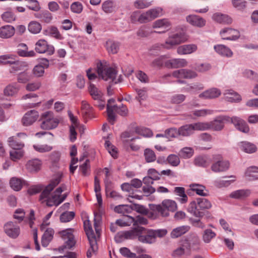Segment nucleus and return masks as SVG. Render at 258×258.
I'll return each mask as SVG.
<instances>
[{
    "label": "nucleus",
    "mask_w": 258,
    "mask_h": 258,
    "mask_svg": "<svg viewBox=\"0 0 258 258\" xmlns=\"http://www.w3.org/2000/svg\"><path fill=\"white\" fill-rule=\"evenodd\" d=\"M194 131H204L210 130L209 123L208 122H197L192 123Z\"/></svg>",
    "instance_id": "obj_62"
},
{
    "label": "nucleus",
    "mask_w": 258,
    "mask_h": 258,
    "mask_svg": "<svg viewBox=\"0 0 258 258\" xmlns=\"http://www.w3.org/2000/svg\"><path fill=\"white\" fill-rule=\"evenodd\" d=\"M41 123L40 127L43 130H50L56 128L60 120L55 117L52 111H47L43 113L41 115Z\"/></svg>",
    "instance_id": "obj_7"
},
{
    "label": "nucleus",
    "mask_w": 258,
    "mask_h": 258,
    "mask_svg": "<svg viewBox=\"0 0 258 258\" xmlns=\"http://www.w3.org/2000/svg\"><path fill=\"white\" fill-rule=\"evenodd\" d=\"M135 132L138 135L144 137L149 138L153 136V133L151 130L144 127H137L135 128Z\"/></svg>",
    "instance_id": "obj_56"
},
{
    "label": "nucleus",
    "mask_w": 258,
    "mask_h": 258,
    "mask_svg": "<svg viewBox=\"0 0 258 258\" xmlns=\"http://www.w3.org/2000/svg\"><path fill=\"white\" fill-rule=\"evenodd\" d=\"M20 90L19 85L16 83H13L7 85L4 90L5 96H15Z\"/></svg>",
    "instance_id": "obj_31"
},
{
    "label": "nucleus",
    "mask_w": 258,
    "mask_h": 258,
    "mask_svg": "<svg viewBox=\"0 0 258 258\" xmlns=\"http://www.w3.org/2000/svg\"><path fill=\"white\" fill-rule=\"evenodd\" d=\"M16 55V54L10 53L0 55V64L10 66L14 62L13 59Z\"/></svg>",
    "instance_id": "obj_49"
},
{
    "label": "nucleus",
    "mask_w": 258,
    "mask_h": 258,
    "mask_svg": "<svg viewBox=\"0 0 258 258\" xmlns=\"http://www.w3.org/2000/svg\"><path fill=\"white\" fill-rule=\"evenodd\" d=\"M167 162L173 167H177L180 163V160L178 155L170 154L166 158Z\"/></svg>",
    "instance_id": "obj_60"
},
{
    "label": "nucleus",
    "mask_w": 258,
    "mask_h": 258,
    "mask_svg": "<svg viewBox=\"0 0 258 258\" xmlns=\"http://www.w3.org/2000/svg\"><path fill=\"white\" fill-rule=\"evenodd\" d=\"M9 146L12 148V150L23 149L24 145L21 142H19L15 140L14 137H11L8 139Z\"/></svg>",
    "instance_id": "obj_61"
},
{
    "label": "nucleus",
    "mask_w": 258,
    "mask_h": 258,
    "mask_svg": "<svg viewBox=\"0 0 258 258\" xmlns=\"http://www.w3.org/2000/svg\"><path fill=\"white\" fill-rule=\"evenodd\" d=\"M58 233L64 241V246L66 248L71 249L75 246L76 240L73 229H66L59 231Z\"/></svg>",
    "instance_id": "obj_13"
},
{
    "label": "nucleus",
    "mask_w": 258,
    "mask_h": 258,
    "mask_svg": "<svg viewBox=\"0 0 258 258\" xmlns=\"http://www.w3.org/2000/svg\"><path fill=\"white\" fill-rule=\"evenodd\" d=\"M174 194L178 197L177 200L180 204H185L188 201V197L185 193V188L183 187H175L173 191Z\"/></svg>",
    "instance_id": "obj_32"
},
{
    "label": "nucleus",
    "mask_w": 258,
    "mask_h": 258,
    "mask_svg": "<svg viewBox=\"0 0 258 258\" xmlns=\"http://www.w3.org/2000/svg\"><path fill=\"white\" fill-rule=\"evenodd\" d=\"M194 150L192 148L185 147L180 150L179 156L183 159H189L194 155Z\"/></svg>",
    "instance_id": "obj_48"
},
{
    "label": "nucleus",
    "mask_w": 258,
    "mask_h": 258,
    "mask_svg": "<svg viewBox=\"0 0 258 258\" xmlns=\"http://www.w3.org/2000/svg\"><path fill=\"white\" fill-rule=\"evenodd\" d=\"M212 206V203L209 200L206 198H200L188 204L187 211L197 218H202L204 216V213L200 210L210 209Z\"/></svg>",
    "instance_id": "obj_2"
},
{
    "label": "nucleus",
    "mask_w": 258,
    "mask_h": 258,
    "mask_svg": "<svg viewBox=\"0 0 258 258\" xmlns=\"http://www.w3.org/2000/svg\"><path fill=\"white\" fill-rule=\"evenodd\" d=\"M15 32V28L11 25H5L0 28V37L8 38L13 36Z\"/></svg>",
    "instance_id": "obj_33"
},
{
    "label": "nucleus",
    "mask_w": 258,
    "mask_h": 258,
    "mask_svg": "<svg viewBox=\"0 0 258 258\" xmlns=\"http://www.w3.org/2000/svg\"><path fill=\"white\" fill-rule=\"evenodd\" d=\"M230 121V117L226 115H219L216 116L213 120L209 122L210 130L214 131H222L225 125L226 122Z\"/></svg>",
    "instance_id": "obj_14"
},
{
    "label": "nucleus",
    "mask_w": 258,
    "mask_h": 258,
    "mask_svg": "<svg viewBox=\"0 0 258 258\" xmlns=\"http://www.w3.org/2000/svg\"><path fill=\"white\" fill-rule=\"evenodd\" d=\"M39 113L35 110H31L27 111L23 116L22 122L24 126L32 125L38 119Z\"/></svg>",
    "instance_id": "obj_20"
},
{
    "label": "nucleus",
    "mask_w": 258,
    "mask_h": 258,
    "mask_svg": "<svg viewBox=\"0 0 258 258\" xmlns=\"http://www.w3.org/2000/svg\"><path fill=\"white\" fill-rule=\"evenodd\" d=\"M35 50L39 53H47L48 55H52L54 52L53 46L48 45L44 39H40L36 43Z\"/></svg>",
    "instance_id": "obj_17"
},
{
    "label": "nucleus",
    "mask_w": 258,
    "mask_h": 258,
    "mask_svg": "<svg viewBox=\"0 0 258 258\" xmlns=\"http://www.w3.org/2000/svg\"><path fill=\"white\" fill-rule=\"evenodd\" d=\"M186 38L183 33H177L170 34L168 38L166 40L165 43L161 45L157 44L153 46V49H160L161 46L167 49H170L176 46V45L184 42Z\"/></svg>",
    "instance_id": "obj_4"
},
{
    "label": "nucleus",
    "mask_w": 258,
    "mask_h": 258,
    "mask_svg": "<svg viewBox=\"0 0 258 258\" xmlns=\"http://www.w3.org/2000/svg\"><path fill=\"white\" fill-rule=\"evenodd\" d=\"M23 155L24 151L23 149L12 150L10 152V158L14 161L20 159Z\"/></svg>",
    "instance_id": "obj_63"
},
{
    "label": "nucleus",
    "mask_w": 258,
    "mask_h": 258,
    "mask_svg": "<svg viewBox=\"0 0 258 258\" xmlns=\"http://www.w3.org/2000/svg\"><path fill=\"white\" fill-rule=\"evenodd\" d=\"M224 95L227 101L239 102L241 100L240 95L232 89L226 90Z\"/></svg>",
    "instance_id": "obj_34"
},
{
    "label": "nucleus",
    "mask_w": 258,
    "mask_h": 258,
    "mask_svg": "<svg viewBox=\"0 0 258 258\" xmlns=\"http://www.w3.org/2000/svg\"><path fill=\"white\" fill-rule=\"evenodd\" d=\"M41 161L38 159L29 161L26 164V168L30 172H36L40 169Z\"/></svg>",
    "instance_id": "obj_39"
},
{
    "label": "nucleus",
    "mask_w": 258,
    "mask_h": 258,
    "mask_svg": "<svg viewBox=\"0 0 258 258\" xmlns=\"http://www.w3.org/2000/svg\"><path fill=\"white\" fill-rule=\"evenodd\" d=\"M178 128L179 136L182 137L190 136L195 132L192 123L183 125Z\"/></svg>",
    "instance_id": "obj_41"
},
{
    "label": "nucleus",
    "mask_w": 258,
    "mask_h": 258,
    "mask_svg": "<svg viewBox=\"0 0 258 258\" xmlns=\"http://www.w3.org/2000/svg\"><path fill=\"white\" fill-rule=\"evenodd\" d=\"M190 229V227L187 225H183L174 228L171 233L170 236L172 238H175L181 236L188 232Z\"/></svg>",
    "instance_id": "obj_37"
},
{
    "label": "nucleus",
    "mask_w": 258,
    "mask_h": 258,
    "mask_svg": "<svg viewBox=\"0 0 258 258\" xmlns=\"http://www.w3.org/2000/svg\"><path fill=\"white\" fill-rule=\"evenodd\" d=\"M153 0H136L134 3V6L138 9H144L150 6Z\"/></svg>",
    "instance_id": "obj_51"
},
{
    "label": "nucleus",
    "mask_w": 258,
    "mask_h": 258,
    "mask_svg": "<svg viewBox=\"0 0 258 258\" xmlns=\"http://www.w3.org/2000/svg\"><path fill=\"white\" fill-rule=\"evenodd\" d=\"M135 239L142 243L152 244L156 242L153 230L147 229L143 227L138 226L135 228Z\"/></svg>",
    "instance_id": "obj_8"
},
{
    "label": "nucleus",
    "mask_w": 258,
    "mask_h": 258,
    "mask_svg": "<svg viewBox=\"0 0 258 258\" xmlns=\"http://www.w3.org/2000/svg\"><path fill=\"white\" fill-rule=\"evenodd\" d=\"M172 23L171 21L166 18H163L156 20L152 24V27L154 29H162L161 31H152L151 33H156L162 34L168 31L171 27Z\"/></svg>",
    "instance_id": "obj_15"
},
{
    "label": "nucleus",
    "mask_w": 258,
    "mask_h": 258,
    "mask_svg": "<svg viewBox=\"0 0 258 258\" xmlns=\"http://www.w3.org/2000/svg\"><path fill=\"white\" fill-rule=\"evenodd\" d=\"M163 15V9L161 7H156L149 9L141 14L139 18L140 23H146Z\"/></svg>",
    "instance_id": "obj_10"
},
{
    "label": "nucleus",
    "mask_w": 258,
    "mask_h": 258,
    "mask_svg": "<svg viewBox=\"0 0 258 258\" xmlns=\"http://www.w3.org/2000/svg\"><path fill=\"white\" fill-rule=\"evenodd\" d=\"M44 34L45 35L50 36L57 39H59L61 37L57 28L54 26L48 27L44 30Z\"/></svg>",
    "instance_id": "obj_54"
},
{
    "label": "nucleus",
    "mask_w": 258,
    "mask_h": 258,
    "mask_svg": "<svg viewBox=\"0 0 258 258\" xmlns=\"http://www.w3.org/2000/svg\"><path fill=\"white\" fill-rule=\"evenodd\" d=\"M60 182V178L57 177L53 179L50 183L45 187L40 195V199L43 202H46L49 207L57 206L64 201L67 197V194L61 195L63 191L67 190V186L62 184L57 188L52 193L51 191Z\"/></svg>",
    "instance_id": "obj_1"
},
{
    "label": "nucleus",
    "mask_w": 258,
    "mask_h": 258,
    "mask_svg": "<svg viewBox=\"0 0 258 258\" xmlns=\"http://www.w3.org/2000/svg\"><path fill=\"white\" fill-rule=\"evenodd\" d=\"M212 19L220 24H231L232 23V19L231 17L220 13L214 14L212 16Z\"/></svg>",
    "instance_id": "obj_28"
},
{
    "label": "nucleus",
    "mask_w": 258,
    "mask_h": 258,
    "mask_svg": "<svg viewBox=\"0 0 258 258\" xmlns=\"http://www.w3.org/2000/svg\"><path fill=\"white\" fill-rule=\"evenodd\" d=\"M114 112L119 114L122 116H124L127 114V109L126 107L123 105H121V106L116 105L110 106L109 105H108V119L109 122L111 123L112 124H113L115 119V115Z\"/></svg>",
    "instance_id": "obj_12"
},
{
    "label": "nucleus",
    "mask_w": 258,
    "mask_h": 258,
    "mask_svg": "<svg viewBox=\"0 0 258 258\" xmlns=\"http://www.w3.org/2000/svg\"><path fill=\"white\" fill-rule=\"evenodd\" d=\"M216 236L215 232L210 229H207L204 230L203 234V240L207 243H209L211 240Z\"/></svg>",
    "instance_id": "obj_58"
},
{
    "label": "nucleus",
    "mask_w": 258,
    "mask_h": 258,
    "mask_svg": "<svg viewBox=\"0 0 258 258\" xmlns=\"http://www.w3.org/2000/svg\"><path fill=\"white\" fill-rule=\"evenodd\" d=\"M187 65V61L184 58H172L165 62V66L168 69L183 68Z\"/></svg>",
    "instance_id": "obj_22"
},
{
    "label": "nucleus",
    "mask_w": 258,
    "mask_h": 258,
    "mask_svg": "<svg viewBox=\"0 0 258 258\" xmlns=\"http://www.w3.org/2000/svg\"><path fill=\"white\" fill-rule=\"evenodd\" d=\"M106 47L109 53L112 54L116 53L119 49V44L117 42H114L111 40H108L106 41Z\"/></svg>",
    "instance_id": "obj_52"
},
{
    "label": "nucleus",
    "mask_w": 258,
    "mask_h": 258,
    "mask_svg": "<svg viewBox=\"0 0 258 258\" xmlns=\"http://www.w3.org/2000/svg\"><path fill=\"white\" fill-rule=\"evenodd\" d=\"M17 56L16 55L13 59L14 62L10 64V72L14 73L16 72L24 70L28 66L26 62L18 60Z\"/></svg>",
    "instance_id": "obj_27"
},
{
    "label": "nucleus",
    "mask_w": 258,
    "mask_h": 258,
    "mask_svg": "<svg viewBox=\"0 0 258 258\" xmlns=\"http://www.w3.org/2000/svg\"><path fill=\"white\" fill-rule=\"evenodd\" d=\"M144 155L145 160L148 163H151L156 160V156L154 152L149 149L146 148L144 152Z\"/></svg>",
    "instance_id": "obj_53"
},
{
    "label": "nucleus",
    "mask_w": 258,
    "mask_h": 258,
    "mask_svg": "<svg viewBox=\"0 0 258 258\" xmlns=\"http://www.w3.org/2000/svg\"><path fill=\"white\" fill-rule=\"evenodd\" d=\"M190 187L192 191H195L199 196L205 197L208 195L206 187L201 184H192L190 185Z\"/></svg>",
    "instance_id": "obj_46"
},
{
    "label": "nucleus",
    "mask_w": 258,
    "mask_h": 258,
    "mask_svg": "<svg viewBox=\"0 0 258 258\" xmlns=\"http://www.w3.org/2000/svg\"><path fill=\"white\" fill-rule=\"evenodd\" d=\"M214 49L219 55L227 58L231 57L233 53L230 48L223 44L214 45Z\"/></svg>",
    "instance_id": "obj_25"
},
{
    "label": "nucleus",
    "mask_w": 258,
    "mask_h": 258,
    "mask_svg": "<svg viewBox=\"0 0 258 258\" xmlns=\"http://www.w3.org/2000/svg\"><path fill=\"white\" fill-rule=\"evenodd\" d=\"M114 210L116 213L125 215L131 213L133 211V207L132 205H120L115 206Z\"/></svg>",
    "instance_id": "obj_47"
},
{
    "label": "nucleus",
    "mask_w": 258,
    "mask_h": 258,
    "mask_svg": "<svg viewBox=\"0 0 258 258\" xmlns=\"http://www.w3.org/2000/svg\"><path fill=\"white\" fill-rule=\"evenodd\" d=\"M194 163L197 166L206 167L210 164V159L207 156H199L195 158Z\"/></svg>",
    "instance_id": "obj_40"
},
{
    "label": "nucleus",
    "mask_w": 258,
    "mask_h": 258,
    "mask_svg": "<svg viewBox=\"0 0 258 258\" xmlns=\"http://www.w3.org/2000/svg\"><path fill=\"white\" fill-rule=\"evenodd\" d=\"M215 111L209 109H196L192 111L194 116L197 117H204L208 115L214 114Z\"/></svg>",
    "instance_id": "obj_50"
},
{
    "label": "nucleus",
    "mask_w": 258,
    "mask_h": 258,
    "mask_svg": "<svg viewBox=\"0 0 258 258\" xmlns=\"http://www.w3.org/2000/svg\"><path fill=\"white\" fill-rule=\"evenodd\" d=\"M135 228L128 231H120L115 235L114 239L117 243L121 242L125 239H135Z\"/></svg>",
    "instance_id": "obj_23"
},
{
    "label": "nucleus",
    "mask_w": 258,
    "mask_h": 258,
    "mask_svg": "<svg viewBox=\"0 0 258 258\" xmlns=\"http://www.w3.org/2000/svg\"><path fill=\"white\" fill-rule=\"evenodd\" d=\"M31 74L27 71H23L17 76V81L19 83L25 84L31 79Z\"/></svg>",
    "instance_id": "obj_59"
},
{
    "label": "nucleus",
    "mask_w": 258,
    "mask_h": 258,
    "mask_svg": "<svg viewBox=\"0 0 258 258\" xmlns=\"http://www.w3.org/2000/svg\"><path fill=\"white\" fill-rule=\"evenodd\" d=\"M28 29L30 33L38 34L41 30L42 27L39 23L36 21H32L29 24Z\"/></svg>",
    "instance_id": "obj_55"
},
{
    "label": "nucleus",
    "mask_w": 258,
    "mask_h": 258,
    "mask_svg": "<svg viewBox=\"0 0 258 258\" xmlns=\"http://www.w3.org/2000/svg\"><path fill=\"white\" fill-rule=\"evenodd\" d=\"M238 146L242 151L249 154L254 153L257 149L255 145L246 141L240 142Z\"/></svg>",
    "instance_id": "obj_35"
},
{
    "label": "nucleus",
    "mask_w": 258,
    "mask_h": 258,
    "mask_svg": "<svg viewBox=\"0 0 258 258\" xmlns=\"http://www.w3.org/2000/svg\"><path fill=\"white\" fill-rule=\"evenodd\" d=\"M220 35L223 40L236 41L240 37V32L231 28H225L220 32Z\"/></svg>",
    "instance_id": "obj_16"
},
{
    "label": "nucleus",
    "mask_w": 258,
    "mask_h": 258,
    "mask_svg": "<svg viewBox=\"0 0 258 258\" xmlns=\"http://www.w3.org/2000/svg\"><path fill=\"white\" fill-rule=\"evenodd\" d=\"M177 208L176 203L172 200L167 199L162 201L161 204L154 205L153 210L162 217H168L169 212H174Z\"/></svg>",
    "instance_id": "obj_6"
},
{
    "label": "nucleus",
    "mask_w": 258,
    "mask_h": 258,
    "mask_svg": "<svg viewBox=\"0 0 258 258\" xmlns=\"http://www.w3.org/2000/svg\"><path fill=\"white\" fill-rule=\"evenodd\" d=\"M199 241L197 237H195V240L191 242L188 239H184L180 240L179 246L175 249L172 255L175 257L180 256L184 254L186 252H189L192 250H197L198 247Z\"/></svg>",
    "instance_id": "obj_5"
},
{
    "label": "nucleus",
    "mask_w": 258,
    "mask_h": 258,
    "mask_svg": "<svg viewBox=\"0 0 258 258\" xmlns=\"http://www.w3.org/2000/svg\"><path fill=\"white\" fill-rule=\"evenodd\" d=\"M88 90L90 95L94 100H100L103 96L102 92L99 90L94 84H90Z\"/></svg>",
    "instance_id": "obj_44"
},
{
    "label": "nucleus",
    "mask_w": 258,
    "mask_h": 258,
    "mask_svg": "<svg viewBox=\"0 0 258 258\" xmlns=\"http://www.w3.org/2000/svg\"><path fill=\"white\" fill-rule=\"evenodd\" d=\"M25 183V181L17 177H12L10 181L11 188L15 191H19Z\"/></svg>",
    "instance_id": "obj_43"
},
{
    "label": "nucleus",
    "mask_w": 258,
    "mask_h": 258,
    "mask_svg": "<svg viewBox=\"0 0 258 258\" xmlns=\"http://www.w3.org/2000/svg\"><path fill=\"white\" fill-rule=\"evenodd\" d=\"M4 228L6 234L12 238H16L20 233V226L13 222L6 223Z\"/></svg>",
    "instance_id": "obj_18"
},
{
    "label": "nucleus",
    "mask_w": 258,
    "mask_h": 258,
    "mask_svg": "<svg viewBox=\"0 0 258 258\" xmlns=\"http://www.w3.org/2000/svg\"><path fill=\"white\" fill-rule=\"evenodd\" d=\"M213 160L214 162L211 165V169L214 172H223L229 169V162L228 160H223L221 155H214Z\"/></svg>",
    "instance_id": "obj_11"
},
{
    "label": "nucleus",
    "mask_w": 258,
    "mask_h": 258,
    "mask_svg": "<svg viewBox=\"0 0 258 258\" xmlns=\"http://www.w3.org/2000/svg\"><path fill=\"white\" fill-rule=\"evenodd\" d=\"M97 73L99 77L105 81H113L117 72L113 68L110 67L106 61H99L96 64Z\"/></svg>",
    "instance_id": "obj_3"
},
{
    "label": "nucleus",
    "mask_w": 258,
    "mask_h": 258,
    "mask_svg": "<svg viewBox=\"0 0 258 258\" xmlns=\"http://www.w3.org/2000/svg\"><path fill=\"white\" fill-rule=\"evenodd\" d=\"M198 76L197 73L192 70L182 69L174 71L172 76L178 79H190L195 78Z\"/></svg>",
    "instance_id": "obj_19"
},
{
    "label": "nucleus",
    "mask_w": 258,
    "mask_h": 258,
    "mask_svg": "<svg viewBox=\"0 0 258 258\" xmlns=\"http://www.w3.org/2000/svg\"><path fill=\"white\" fill-rule=\"evenodd\" d=\"M251 194L250 189H238L232 192L230 197L234 199H243L249 196Z\"/></svg>",
    "instance_id": "obj_42"
},
{
    "label": "nucleus",
    "mask_w": 258,
    "mask_h": 258,
    "mask_svg": "<svg viewBox=\"0 0 258 258\" xmlns=\"http://www.w3.org/2000/svg\"><path fill=\"white\" fill-rule=\"evenodd\" d=\"M229 122L233 123L236 128L241 132L247 133L249 131V128L247 123L243 119L238 117H230Z\"/></svg>",
    "instance_id": "obj_21"
},
{
    "label": "nucleus",
    "mask_w": 258,
    "mask_h": 258,
    "mask_svg": "<svg viewBox=\"0 0 258 258\" xmlns=\"http://www.w3.org/2000/svg\"><path fill=\"white\" fill-rule=\"evenodd\" d=\"M128 219H130V222L135 227L139 226L138 225H146L148 223L147 219L142 216H137L135 218L131 216L127 217Z\"/></svg>",
    "instance_id": "obj_45"
},
{
    "label": "nucleus",
    "mask_w": 258,
    "mask_h": 258,
    "mask_svg": "<svg viewBox=\"0 0 258 258\" xmlns=\"http://www.w3.org/2000/svg\"><path fill=\"white\" fill-rule=\"evenodd\" d=\"M245 176L249 181L255 180L258 179V167L250 166L248 167L245 172Z\"/></svg>",
    "instance_id": "obj_38"
},
{
    "label": "nucleus",
    "mask_w": 258,
    "mask_h": 258,
    "mask_svg": "<svg viewBox=\"0 0 258 258\" xmlns=\"http://www.w3.org/2000/svg\"><path fill=\"white\" fill-rule=\"evenodd\" d=\"M186 20L190 25L197 27H203L206 24V20L204 19L195 15L187 16Z\"/></svg>",
    "instance_id": "obj_26"
},
{
    "label": "nucleus",
    "mask_w": 258,
    "mask_h": 258,
    "mask_svg": "<svg viewBox=\"0 0 258 258\" xmlns=\"http://www.w3.org/2000/svg\"><path fill=\"white\" fill-rule=\"evenodd\" d=\"M102 8L105 13H111L117 10L118 6L116 2L108 0L102 4Z\"/></svg>",
    "instance_id": "obj_36"
},
{
    "label": "nucleus",
    "mask_w": 258,
    "mask_h": 258,
    "mask_svg": "<svg viewBox=\"0 0 258 258\" xmlns=\"http://www.w3.org/2000/svg\"><path fill=\"white\" fill-rule=\"evenodd\" d=\"M84 215L86 220L84 221V227L86 234L89 241L90 245L93 251H96L98 249V245L96 236L92 228L91 224L89 220L88 215L85 213Z\"/></svg>",
    "instance_id": "obj_9"
},
{
    "label": "nucleus",
    "mask_w": 258,
    "mask_h": 258,
    "mask_svg": "<svg viewBox=\"0 0 258 258\" xmlns=\"http://www.w3.org/2000/svg\"><path fill=\"white\" fill-rule=\"evenodd\" d=\"M44 232L41 238V243L43 246L46 247L53 237L54 231L51 228H47L43 230Z\"/></svg>",
    "instance_id": "obj_29"
},
{
    "label": "nucleus",
    "mask_w": 258,
    "mask_h": 258,
    "mask_svg": "<svg viewBox=\"0 0 258 258\" xmlns=\"http://www.w3.org/2000/svg\"><path fill=\"white\" fill-rule=\"evenodd\" d=\"M197 46L194 44L183 45L179 46L177 49L178 54H188L195 52L197 50Z\"/></svg>",
    "instance_id": "obj_30"
},
{
    "label": "nucleus",
    "mask_w": 258,
    "mask_h": 258,
    "mask_svg": "<svg viewBox=\"0 0 258 258\" xmlns=\"http://www.w3.org/2000/svg\"><path fill=\"white\" fill-rule=\"evenodd\" d=\"M81 109L83 113L86 115L88 117L91 118L93 116V108L86 101H82L81 102Z\"/></svg>",
    "instance_id": "obj_57"
},
{
    "label": "nucleus",
    "mask_w": 258,
    "mask_h": 258,
    "mask_svg": "<svg viewBox=\"0 0 258 258\" xmlns=\"http://www.w3.org/2000/svg\"><path fill=\"white\" fill-rule=\"evenodd\" d=\"M204 88V86L202 84L197 83L189 85L188 87L185 89V91L188 92L197 93Z\"/></svg>",
    "instance_id": "obj_64"
},
{
    "label": "nucleus",
    "mask_w": 258,
    "mask_h": 258,
    "mask_svg": "<svg viewBox=\"0 0 258 258\" xmlns=\"http://www.w3.org/2000/svg\"><path fill=\"white\" fill-rule=\"evenodd\" d=\"M221 94V91L219 89L211 88L200 93L199 97L203 99H211L218 97Z\"/></svg>",
    "instance_id": "obj_24"
}]
</instances>
